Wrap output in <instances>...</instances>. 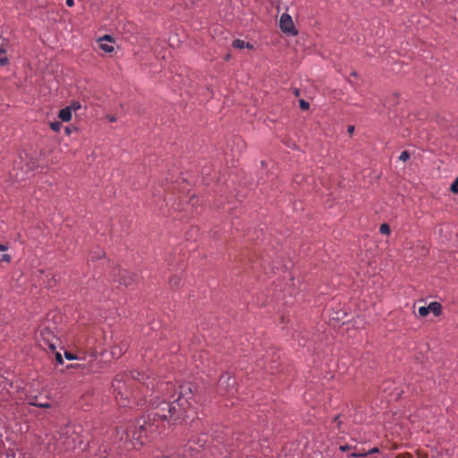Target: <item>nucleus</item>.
Returning a JSON list of instances; mask_svg holds the SVG:
<instances>
[{
	"mask_svg": "<svg viewBox=\"0 0 458 458\" xmlns=\"http://www.w3.org/2000/svg\"><path fill=\"white\" fill-rule=\"evenodd\" d=\"M165 395L167 396V401L164 400L157 403L156 398L149 401L153 410L149 415L153 421L159 419L167 421L169 424H175L188 417L190 409H188L186 401L182 400V403H181L176 398H170V394Z\"/></svg>",
	"mask_w": 458,
	"mask_h": 458,
	"instance_id": "1",
	"label": "nucleus"
},
{
	"mask_svg": "<svg viewBox=\"0 0 458 458\" xmlns=\"http://www.w3.org/2000/svg\"><path fill=\"white\" fill-rule=\"evenodd\" d=\"M157 428V426L155 425V422L148 414V420L141 418L137 420L135 425L127 428L123 433L125 437L122 436L121 438L123 439L125 437L126 440L131 441L133 448H138L144 445L147 434L148 432H155Z\"/></svg>",
	"mask_w": 458,
	"mask_h": 458,
	"instance_id": "2",
	"label": "nucleus"
},
{
	"mask_svg": "<svg viewBox=\"0 0 458 458\" xmlns=\"http://www.w3.org/2000/svg\"><path fill=\"white\" fill-rule=\"evenodd\" d=\"M157 391L163 394H170V398H176L182 403V400L188 403V409L191 407V400H193V389L190 384L180 385L177 389L172 384L161 383L157 385Z\"/></svg>",
	"mask_w": 458,
	"mask_h": 458,
	"instance_id": "3",
	"label": "nucleus"
},
{
	"mask_svg": "<svg viewBox=\"0 0 458 458\" xmlns=\"http://www.w3.org/2000/svg\"><path fill=\"white\" fill-rule=\"evenodd\" d=\"M113 276L115 283L124 286H130L133 284L137 279L136 274L131 273L126 269H122L120 267H116L114 270Z\"/></svg>",
	"mask_w": 458,
	"mask_h": 458,
	"instance_id": "4",
	"label": "nucleus"
},
{
	"mask_svg": "<svg viewBox=\"0 0 458 458\" xmlns=\"http://www.w3.org/2000/svg\"><path fill=\"white\" fill-rule=\"evenodd\" d=\"M235 386L236 380L234 377L229 376L228 374L220 376L218 380V391L221 394H233V393L236 392Z\"/></svg>",
	"mask_w": 458,
	"mask_h": 458,
	"instance_id": "5",
	"label": "nucleus"
},
{
	"mask_svg": "<svg viewBox=\"0 0 458 458\" xmlns=\"http://www.w3.org/2000/svg\"><path fill=\"white\" fill-rule=\"evenodd\" d=\"M125 376L118 375L113 381L112 387L116 394V398L120 395L121 399L128 398V388L126 386Z\"/></svg>",
	"mask_w": 458,
	"mask_h": 458,
	"instance_id": "6",
	"label": "nucleus"
},
{
	"mask_svg": "<svg viewBox=\"0 0 458 458\" xmlns=\"http://www.w3.org/2000/svg\"><path fill=\"white\" fill-rule=\"evenodd\" d=\"M280 29L284 33H286L288 35H298V30L295 29L293 19L287 13H283L280 18Z\"/></svg>",
	"mask_w": 458,
	"mask_h": 458,
	"instance_id": "7",
	"label": "nucleus"
},
{
	"mask_svg": "<svg viewBox=\"0 0 458 458\" xmlns=\"http://www.w3.org/2000/svg\"><path fill=\"white\" fill-rule=\"evenodd\" d=\"M40 335H41L42 341L47 345V347L51 351H55L56 343L58 342V338L55 336V333L48 327H45L41 329Z\"/></svg>",
	"mask_w": 458,
	"mask_h": 458,
	"instance_id": "8",
	"label": "nucleus"
},
{
	"mask_svg": "<svg viewBox=\"0 0 458 458\" xmlns=\"http://www.w3.org/2000/svg\"><path fill=\"white\" fill-rule=\"evenodd\" d=\"M207 434H201L197 438L192 437L189 440L187 446L191 451H199L200 448L204 447L208 442Z\"/></svg>",
	"mask_w": 458,
	"mask_h": 458,
	"instance_id": "9",
	"label": "nucleus"
},
{
	"mask_svg": "<svg viewBox=\"0 0 458 458\" xmlns=\"http://www.w3.org/2000/svg\"><path fill=\"white\" fill-rule=\"evenodd\" d=\"M123 376H125L126 380L132 379L141 381V379L144 378V376L140 371L137 370H131L129 373L123 374Z\"/></svg>",
	"mask_w": 458,
	"mask_h": 458,
	"instance_id": "10",
	"label": "nucleus"
},
{
	"mask_svg": "<svg viewBox=\"0 0 458 458\" xmlns=\"http://www.w3.org/2000/svg\"><path fill=\"white\" fill-rule=\"evenodd\" d=\"M428 311L432 312L436 317L439 316L442 312V306L437 301H433L428 306Z\"/></svg>",
	"mask_w": 458,
	"mask_h": 458,
	"instance_id": "11",
	"label": "nucleus"
},
{
	"mask_svg": "<svg viewBox=\"0 0 458 458\" xmlns=\"http://www.w3.org/2000/svg\"><path fill=\"white\" fill-rule=\"evenodd\" d=\"M58 117L64 122H69L72 119V112L67 106L60 110Z\"/></svg>",
	"mask_w": 458,
	"mask_h": 458,
	"instance_id": "12",
	"label": "nucleus"
},
{
	"mask_svg": "<svg viewBox=\"0 0 458 458\" xmlns=\"http://www.w3.org/2000/svg\"><path fill=\"white\" fill-rule=\"evenodd\" d=\"M125 351L126 349L123 350V348H121L120 346H114L112 348L111 353L114 357L119 358Z\"/></svg>",
	"mask_w": 458,
	"mask_h": 458,
	"instance_id": "13",
	"label": "nucleus"
},
{
	"mask_svg": "<svg viewBox=\"0 0 458 458\" xmlns=\"http://www.w3.org/2000/svg\"><path fill=\"white\" fill-rule=\"evenodd\" d=\"M105 256V251L102 250H97L90 254V259L96 260Z\"/></svg>",
	"mask_w": 458,
	"mask_h": 458,
	"instance_id": "14",
	"label": "nucleus"
},
{
	"mask_svg": "<svg viewBox=\"0 0 458 458\" xmlns=\"http://www.w3.org/2000/svg\"><path fill=\"white\" fill-rule=\"evenodd\" d=\"M379 232L382 233V234H389L391 233V229H390V226L389 225L384 223L380 225L379 227Z\"/></svg>",
	"mask_w": 458,
	"mask_h": 458,
	"instance_id": "15",
	"label": "nucleus"
},
{
	"mask_svg": "<svg viewBox=\"0 0 458 458\" xmlns=\"http://www.w3.org/2000/svg\"><path fill=\"white\" fill-rule=\"evenodd\" d=\"M245 46V42L242 39H235L233 41L232 43V47H234V48H243Z\"/></svg>",
	"mask_w": 458,
	"mask_h": 458,
	"instance_id": "16",
	"label": "nucleus"
},
{
	"mask_svg": "<svg viewBox=\"0 0 458 458\" xmlns=\"http://www.w3.org/2000/svg\"><path fill=\"white\" fill-rule=\"evenodd\" d=\"M99 47L106 53H112L114 50L113 46L103 43L99 45Z\"/></svg>",
	"mask_w": 458,
	"mask_h": 458,
	"instance_id": "17",
	"label": "nucleus"
},
{
	"mask_svg": "<svg viewBox=\"0 0 458 458\" xmlns=\"http://www.w3.org/2000/svg\"><path fill=\"white\" fill-rule=\"evenodd\" d=\"M180 277H178L177 276H172L169 280V284L171 285V287H176L179 285L180 284Z\"/></svg>",
	"mask_w": 458,
	"mask_h": 458,
	"instance_id": "18",
	"label": "nucleus"
},
{
	"mask_svg": "<svg viewBox=\"0 0 458 458\" xmlns=\"http://www.w3.org/2000/svg\"><path fill=\"white\" fill-rule=\"evenodd\" d=\"M368 454H369V453H366L364 450H362V451H359V452H353V453L350 454L349 456L353 457V458H359V457L367 456Z\"/></svg>",
	"mask_w": 458,
	"mask_h": 458,
	"instance_id": "19",
	"label": "nucleus"
},
{
	"mask_svg": "<svg viewBox=\"0 0 458 458\" xmlns=\"http://www.w3.org/2000/svg\"><path fill=\"white\" fill-rule=\"evenodd\" d=\"M72 111H77L81 107V105L79 101H72V104L67 106Z\"/></svg>",
	"mask_w": 458,
	"mask_h": 458,
	"instance_id": "20",
	"label": "nucleus"
},
{
	"mask_svg": "<svg viewBox=\"0 0 458 458\" xmlns=\"http://www.w3.org/2000/svg\"><path fill=\"white\" fill-rule=\"evenodd\" d=\"M50 127L54 131H59L62 127L61 122H54L50 123Z\"/></svg>",
	"mask_w": 458,
	"mask_h": 458,
	"instance_id": "21",
	"label": "nucleus"
},
{
	"mask_svg": "<svg viewBox=\"0 0 458 458\" xmlns=\"http://www.w3.org/2000/svg\"><path fill=\"white\" fill-rule=\"evenodd\" d=\"M300 107L301 110H308L310 108V104L304 99L299 100Z\"/></svg>",
	"mask_w": 458,
	"mask_h": 458,
	"instance_id": "22",
	"label": "nucleus"
},
{
	"mask_svg": "<svg viewBox=\"0 0 458 458\" xmlns=\"http://www.w3.org/2000/svg\"><path fill=\"white\" fill-rule=\"evenodd\" d=\"M429 313L428 306H422L419 309V314L421 317H426Z\"/></svg>",
	"mask_w": 458,
	"mask_h": 458,
	"instance_id": "23",
	"label": "nucleus"
},
{
	"mask_svg": "<svg viewBox=\"0 0 458 458\" xmlns=\"http://www.w3.org/2000/svg\"><path fill=\"white\" fill-rule=\"evenodd\" d=\"M356 445H340L339 449L343 452L344 451H348V450H356Z\"/></svg>",
	"mask_w": 458,
	"mask_h": 458,
	"instance_id": "24",
	"label": "nucleus"
},
{
	"mask_svg": "<svg viewBox=\"0 0 458 458\" xmlns=\"http://www.w3.org/2000/svg\"><path fill=\"white\" fill-rule=\"evenodd\" d=\"M410 158V153L406 150L403 151L399 157L401 161H407Z\"/></svg>",
	"mask_w": 458,
	"mask_h": 458,
	"instance_id": "25",
	"label": "nucleus"
},
{
	"mask_svg": "<svg viewBox=\"0 0 458 458\" xmlns=\"http://www.w3.org/2000/svg\"><path fill=\"white\" fill-rule=\"evenodd\" d=\"M451 191L454 193H458V177L455 179V181L452 183Z\"/></svg>",
	"mask_w": 458,
	"mask_h": 458,
	"instance_id": "26",
	"label": "nucleus"
},
{
	"mask_svg": "<svg viewBox=\"0 0 458 458\" xmlns=\"http://www.w3.org/2000/svg\"><path fill=\"white\" fill-rule=\"evenodd\" d=\"M55 352V361L58 363V364H63V357H62V354L59 352H55V351H53Z\"/></svg>",
	"mask_w": 458,
	"mask_h": 458,
	"instance_id": "27",
	"label": "nucleus"
},
{
	"mask_svg": "<svg viewBox=\"0 0 458 458\" xmlns=\"http://www.w3.org/2000/svg\"><path fill=\"white\" fill-rule=\"evenodd\" d=\"M12 257L9 254H3L0 258V261L10 263Z\"/></svg>",
	"mask_w": 458,
	"mask_h": 458,
	"instance_id": "28",
	"label": "nucleus"
},
{
	"mask_svg": "<svg viewBox=\"0 0 458 458\" xmlns=\"http://www.w3.org/2000/svg\"><path fill=\"white\" fill-rule=\"evenodd\" d=\"M64 356L69 360L76 359V357L72 352H65Z\"/></svg>",
	"mask_w": 458,
	"mask_h": 458,
	"instance_id": "29",
	"label": "nucleus"
},
{
	"mask_svg": "<svg viewBox=\"0 0 458 458\" xmlns=\"http://www.w3.org/2000/svg\"><path fill=\"white\" fill-rule=\"evenodd\" d=\"M8 64V58L6 56L0 57V66H4Z\"/></svg>",
	"mask_w": 458,
	"mask_h": 458,
	"instance_id": "30",
	"label": "nucleus"
},
{
	"mask_svg": "<svg viewBox=\"0 0 458 458\" xmlns=\"http://www.w3.org/2000/svg\"><path fill=\"white\" fill-rule=\"evenodd\" d=\"M6 50L4 46V42L2 39H0V55L3 54H5Z\"/></svg>",
	"mask_w": 458,
	"mask_h": 458,
	"instance_id": "31",
	"label": "nucleus"
},
{
	"mask_svg": "<svg viewBox=\"0 0 458 458\" xmlns=\"http://www.w3.org/2000/svg\"><path fill=\"white\" fill-rule=\"evenodd\" d=\"M32 404H34L35 406H38V407H41V408H48V407H50V405L48 403H32Z\"/></svg>",
	"mask_w": 458,
	"mask_h": 458,
	"instance_id": "32",
	"label": "nucleus"
},
{
	"mask_svg": "<svg viewBox=\"0 0 458 458\" xmlns=\"http://www.w3.org/2000/svg\"><path fill=\"white\" fill-rule=\"evenodd\" d=\"M412 455L411 454H399L395 458H411Z\"/></svg>",
	"mask_w": 458,
	"mask_h": 458,
	"instance_id": "33",
	"label": "nucleus"
},
{
	"mask_svg": "<svg viewBox=\"0 0 458 458\" xmlns=\"http://www.w3.org/2000/svg\"><path fill=\"white\" fill-rule=\"evenodd\" d=\"M100 40L113 41V38L109 35H105Z\"/></svg>",
	"mask_w": 458,
	"mask_h": 458,
	"instance_id": "34",
	"label": "nucleus"
},
{
	"mask_svg": "<svg viewBox=\"0 0 458 458\" xmlns=\"http://www.w3.org/2000/svg\"><path fill=\"white\" fill-rule=\"evenodd\" d=\"M7 250H8V245L7 244L0 243V251H5Z\"/></svg>",
	"mask_w": 458,
	"mask_h": 458,
	"instance_id": "35",
	"label": "nucleus"
},
{
	"mask_svg": "<svg viewBox=\"0 0 458 458\" xmlns=\"http://www.w3.org/2000/svg\"><path fill=\"white\" fill-rule=\"evenodd\" d=\"M347 131L349 134H352L353 131H354V126L353 125H349L348 128H347Z\"/></svg>",
	"mask_w": 458,
	"mask_h": 458,
	"instance_id": "36",
	"label": "nucleus"
},
{
	"mask_svg": "<svg viewBox=\"0 0 458 458\" xmlns=\"http://www.w3.org/2000/svg\"><path fill=\"white\" fill-rule=\"evenodd\" d=\"M418 458H428V455L426 454H422L421 452H417Z\"/></svg>",
	"mask_w": 458,
	"mask_h": 458,
	"instance_id": "37",
	"label": "nucleus"
},
{
	"mask_svg": "<svg viewBox=\"0 0 458 458\" xmlns=\"http://www.w3.org/2000/svg\"><path fill=\"white\" fill-rule=\"evenodd\" d=\"M339 418H340V415H336V416L334 418V421L337 422V426H338V428H340V426H341V421L339 420Z\"/></svg>",
	"mask_w": 458,
	"mask_h": 458,
	"instance_id": "38",
	"label": "nucleus"
},
{
	"mask_svg": "<svg viewBox=\"0 0 458 458\" xmlns=\"http://www.w3.org/2000/svg\"><path fill=\"white\" fill-rule=\"evenodd\" d=\"M65 3L68 6L72 7L74 4V0H66Z\"/></svg>",
	"mask_w": 458,
	"mask_h": 458,
	"instance_id": "39",
	"label": "nucleus"
},
{
	"mask_svg": "<svg viewBox=\"0 0 458 458\" xmlns=\"http://www.w3.org/2000/svg\"><path fill=\"white\" fill-rule=\"evenodd\" d=\"M377 452H378V449L377 447H375V448H372L371 450L368 451L367 453H369V454H374V453H377Z\"/></svg>",
	"mask_w": 458,
	"mask_h": 458,
	"instance_id": "40",
	"label": "nucleus"
},
{
	"mask_svg": "<svg viewBox=\"0 0 458 458\" xmlns=\"http://www.w3.org/2000/svg\"><path fill=\"white\" fill-rule=\"evenodd\" d=\"M293 94H294V96L299 97L300 96V89H293Z\"/></svg>",
	"mask_w": 458,
	"mask_h": 458,
	"instance_id": "41",
	"label": "nucleus"
},
{
	"mask_svg": "<svg viewBox=\"0 0 458 458\" xmlns=\"http://www.w3.org/2000/svg\"><path fill=\"white\" fill-rule=\"evenodd\" d=\"M246 47L247 48H253V46H252L250 42L245 43L244 47Z\"/></svg>",
	"mask_w": 458,
	"mask_h": 458,
	"instance_id": "42",
	"label": "nucleus"
},
{
	"mask_svg": "<svg viewBox=\"0 0 458 458\" xmlns=\"http://www.w3.org/2000/svg\"><path fill=\"white\" fill-rule=\"evenodd\" d=\"M71 131H72V129H71V128H69V127H66V128H65V132H66L67 134H70V133H71Z\"/></svg>",
	"mask_w": 458,
	"mask_h": 458,
	"instance_id": "43",
	"label": "nucleus"
},
{
	"mask_svg": "<svg viewBox=\"0 0 458 458\" xmlns=\"http://www.w3.org/2000/svg\"><path fill=\"white\" fill-rule=\"evenodd\" d=\"M351 75L353 76V77H356L357 76V72H352Z\"/></svg>",
	"mask_w": 458,
	"mask_h": 458,
	"instance_id": "44",
	"label": "nucleus"
},
{
	"mask_svg": "<svg viewBox=\"0 0 458 458\" xmlns=\"http://www.w3.org/2000/svg\"><path fill=\"white\" fill-rule=\"evenodd\" d=\"M230 58V55H226L225 60H228Z\"/></svg>",
	"mask_w": 458,
	"mask_h": 458,
	"instance_id": "45",
	"label": "nucleus"
},
{
	"mask_svg": "<svg viewBox=\"0 0 458 458\" xmlns=\"http://www.w3.org/2000/svg\"><path fill=\"white\" fill-rule=\"evenodd\" d=\"M110 121H111V122H114V121H115V118H114V117H110Z\"/></svg>",
	"mask_w": 458,
	"mask_h": 458,
	"instance_id": "46",
	"label": "nucleus"
},
{
	"mask_svg": "<svg viewBox=\"0 0 458 458\" xmlns=\"http://www.w3.org/2000/svg\"><path fill=\"white\" fill-rule=\"evenodd\" d=\"M195 199V196H192L191 199H190V201H192V199Z\"/></svg>",
	"mask_w": 458,
	"mask_h": 458,
	"instance_id": "47",
	"label": "nucleus"
},
{
	"mask_svg": "<svg viewBox=\"0 0 458 458\" xmlns=\"http://www.w3.org/2000/svg\"><path fill=\"white\" fill-rule=\"evenodd\" d=\"M195 199V196H192L191 199H190V201H192V199Z\"/></svg>",
	"mask_w": 458,
	"mask_h": 458,
	"instance_id": "48",
	"label": "nucleus"
},
{
	"mask_svg": "<svg viewBox=\"0 0 458 458\" xmlns=\"http://www.w3.org/2000/svg\"><path fill=\"white\" fill-rule=\"evenodd\" d=\"M195 199V196H192L191 199H190V201H192V199Z\"/></svg>",
	"mask_w": 458,
	"mask_h": 458,
	"instance_id": "49",
	"label": "nucleus"
}]
</instances>
